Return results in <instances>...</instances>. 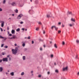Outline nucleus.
<instances>
[{"instance_id":"nucleus-5","label":"nucleus","mask_w":79,"mask_h":79,"mask_svg":"<svg viewBox=\"0 0 79 79\" xmlns=\"http://www.w3.org/2000/svg\"><path fill=\"white\" fill-rule=\"evenodd\" d=\"M68 70V66H66V67L64 68L63 70L64 71H67Z\"/></svg>"},{"instance_id":"nucleus-21","label":"nucleus","mask_w":79,"mask_h":79,"mask_svg":"<svg viewBox=\"0 0 79 79\" xmlns=\"http://www.w3.org/2000/svg\"><path fill=\"white\" fill-rule=\"evenodd\" d=\"M0 38L1 39H4V37L2 36V35H1L0 36Z\"/></svg>"},{"instance_id":"nucleus-39","label":"nucleus","mask_w":79,"mask_h":79,"mask_svg":"<svg viewBox=\"0 0 79 79\" xmlns=\"http://www.w3.org/2000/svg\"><path fill=\"white\" fill-rule=\"evenodd\" d=\"M43 50V49H42V48H40V50H41V51H42Z\"/></svg>"},{"instance_id":"nucleus-17","label":"nucleus","mask_w":79,"mask_h":79,"mask_svg":"<svg viewBox=\"0 0 79 79\" xmlns=\"http://www.w3.org/2000/svg\"><path fill=\"white\" fill-rule=\"evenodd\" d=\"M12 38L13 39H15L16 38V35H12Z\"/></svg>"},{"instance_id":"nucleus-42","label":"nucleus","mask_w":79,"mask_h":79,"mask_svg":"<svg viewBox=\"0 0 79 79\" xmlns=\"http://www.w3.org/2000/svg\"><path fill=\"white\" fill-rule=\"evenodd\" d=\"M27 50V48H25L24 49V50L25 51H26V50Z\"/></svg>"},{"instance_id":"nucleus-25","label":"nucleus","mask_w":79,"mask_h":79,"mask_svg":"<svg viewBox=\"0 0 79 79\" xmlns=\"http://www.w3.org/2000/svg\"><path fill=\"white\" fill-rule=\"evenodd\" d=\"M4 45V44H2L1 45V47H3Z\"/></svg>"},{"instance_id":"nucleus-63","label":"nucleus","mask_w":79,"mask_h":79,"mask_svg":"<svg viewBox=\"0 0 79 79\" xmlns=\"http://www.w3.org/2000/svg\"><path fill=\"white\" fill-rule=\"evenodd\" d=\"M40 41H43V40H42L40 39Z\"/></svg>"},{"instance_id":"nucleus-48","label":"nucleus","mask_w":79,"mask_h":79,"mask_svg":"<svg viewBox=\"0 0 79 79\" xmlns=\"http://www.w3.org/2000/svg\"><path fill=\"white\" fill-rule=\"evenodd\" d=\"M2 55H4V52H2Z\"/></svg>"},{"instance_id":"nucleus-64","label":"nucleus","mask_w":79,"mask_h":79,"mask_svg":"<svg viewBox=\"0 0 79 79\" xmlns=\"http://www.w3.org/2000/svg\"><path fill=\"white\" fill-rule=\"evenodd\" d=\"M44 47H45V45H44Z\"/></svg>"},{"instance_id":"nucleus-52","label":"nucleus","mask_w":79,"mask_h":79,"mask_svg":"<svg viewBox=\"0 0 79 79\" xmlns=\"http://www.w3.org/2000/svg\"><path fill=\"white\" fill-rule=\"evenodd\" d=\"M58 24H59V25H60V24H61V22H59L58 23Z\"/></svg>"},{"instance_id":"nucleus-35","label":"nucleus","mask_w":79,"mask_h":79,"mask_svg":"<svg viewBox=\"0 0 79 79\" xmlns=\"http://www.w3.org/2000/svg\"><path fill=\"white\" fill-rule=\"evenodd\" d=\"M51 58H53V54H52L51 56Z\"/></svg>"},{"instance_id":"nucleus-9","label":"nucleus","mask_w":79,"mask_h":79,"mask_svg":"<svg viewBox=\"0 0 79 79\" xmlns=\"http://www.w3.org/2000/svg\"><path fill=\"white\" fill-rule=\"evenodd\" d=\"M22 59H23V60L24 61L25 60H26V56H23L22 57Z\"/></svg>"},{"instance_id":"nucleus-36","label":"nucleus","mask_w":79,"mask_h":79,"mask_svg":"<svg viewBox=\"0 0 79 79\" xmlns=\"http://www.w3.org/2000/svg\"><path fill=\"white\" fill-rule=\"evenodd\" d=\"M9 36H12V34H9Z\"/></svg>"},{"instance_id":"nucleus-20","label":"nucleus","mask_w":79,"mask_h":79,"mask_svg":"<svg viewBox=\"0 0 79 79\" xmlns=\"http://www.w3.org/2000/svg\"><path fill=\"white\" fill-rule=\"evenodd\" d=\"M5 3H6V1L5 0H3V4H5Z\"/></svg>"},{"instance_id":"nucleus-59","label":"nucleus","mask_w":79,"mask_h":79,"mask_svg":"<svg viewBox=\"0 0 79 79\" xmlns=\"http://www.w3.org/2000/svg\"><path fill=\"white\" fill-rule=\"evenodd\" d=\"M7 30H8H8H9V27H7Z\"/></svg>"},{"instance_id":"nucleus-26","label":"nucleus","mask_w":79,"mask_h":79,"mask_svg":"<svg viewBox=\"0 0 79 79\" xmlns=\"http://www.w3.org/2000/svg\"><path fill=\"white\" fill-rule=\"evenodd\" d=\"M65 44V43H64V42L63 41L62 42V45H64Z\"/></svg>"},{"instance_id":"nucleus-55","label":"nucleus","mask_w":79,"mask_h":79,"mask_svg":"<svg viewBox=\"0 0 79 79\" xmlns=\"http://www.w3.org/2000/svg\"><path fill=\"white\" fill-rule=\"evenodd\" d=\"M13 39V37H11V38H10V40H11V39Z\"/></svg>"},{"instance_id":"nucleus-49","label":"nucleus","mask_w":79,"mask_h":79,"mask_svg":"<svg viewBox=\"0 0 79 79\" xmlns=\"http://www.w3.org/2000/svg\"><path fill=\"white\" fill-rule=\"evenodd\" d=\"M31 74H32V73H33V71H31Z\"/></svg>"},{"instance_id":"nucleus-23","label":"nucleus","mask_w":79,"mask_h":79,"mask_svg":"<svg viewBox=\"0 0 79 79\" xmlns=\"http://www.w3.org/2000/svg\"><path fill=\"white\" fill-rule=\"evenodd\" d=\"M22 46L23 47L25 46V43H23L22 44Z\"/></svg>"},{"instance_id":"nucleus-6","label":"nucleus","mask_w":79,"mask_h":79,"mask_svg":"<svg viewBox=\"0 0 79 79\" xmlns=\"http://www.w3.org/2000/svg\"><path fill=\"white\" fill-rule=\"evenodd\" d=\"M53 27H54V28H55V30H56V31H57V30H58V27H56L55 26H52V27H51L52 29L53 28Z\"/></svg>"},{"instance_id":"nucleus-14","label":"nucleus","mask_w":79,"mask_h":79,"mask_svg":"<svg viewBox=\"0 0 79 79\" xmlns=\"http://www.w3.org/2000/svg\"><path fill=\"white\" fill-rule=\"evenodd\" d=\"M71 14L72 15V13L71 12H69V11H68L67 15H71Z\"/></svg>"},{"instance_id":"nucleus-13","label":"nucleus","mask_w":79,"mask_h":79,"mask_svg":"<svg viewBox=\"0 0 79 79\" xmlns=\"http://www.w3.org/2000/svg\"><path fill=\"white\" fill-rule=\"evenodd\" d=\"M3 71V68L2 67H0V71L2 72Z\"/></svg>"},{"instance_id":"nucleus-22","label":"nucleus","mask_w":79,"mask_h":79,"mask_svg":"<svg viewBox=\"0 0 79 79\" xmlns=\"http://www.w3.org/2000/svg\"><path fill=\"white\" fill-rule=\"evenodd\" d=\"M16 10H15V11L16 13H17L18 12V10L17 9H16Z\"/></svg>"},{"instance_id":"nucleus-51","label":"nucleus","mask_w":79,"mask_h":79,"mask_svg":"<svg viewBox=\"0 0 79 79\" xmlns=\"http://www.w3.org/2000/svg\"><path fill=\"white\" fill-rule=\"evenodd\" d=\"M38 28H36V31H38Z\"/></svg>"},{"instance_id":"nucleus-1","label":"nucleus","mask_w":79,"mask_h":79,"mask_svg":"<svg viewBox=\"0 0 79 79\" xmlns=\"http://www.w3.org/2000/svg\"><path fill=\"white\" fill-rule=\"evenodd\" d=\"M18 48L16 47L15 49H12V52L13 54L14 55H16V53H17L18 52Z\"/></svg>"},{"instance_id":"nucleus-37","label":"nucleus","mask_w":79,"mask_h":79,"mask_svg":"<svg viewBox=\"0 0 79 79\" xmlns=\"http://www.w3.org/2000/svg\"><path fill=\"white\" fill-rule=\"evenodd\" d=\"M27 39H31L30 36H29L28 38H27Z\"/></svg>"},{"instance_id":"nucleus-16","label":"nucleus","mask_w":79,"mask_h":79,"mask_svg":"<svg viewBox=\"0 0 79 79\" xmlns=\"http://www.w3.org/2000/svg\"><path fill=\"white\" fill-rule=\"evenodd\" d=\"M76 42L77 44H79V40H77L76 41Z\"/></svg>"},{"instance_id":"nucleus-31","label":"nucleus","mask_w":79,"mask_h":79,"mask_svg":"<svg viewBox=\"0 0 79 79\" xmlns=\"http://www.w3.org/2000/svg\"><path fill=\"white\" fill-rule=\"evenodd\" d=\"M5 48H8V46H5Z\"/></svg>"},{"instance_id":"nucleus-15","label":"nucleus","mask_w":79,"mask_h":79,"mask_svg":"<svg viewBox=\"0 0 79 79\" xmlns=\"http://www.w3.org/2000/svg\"><path fill=\"white\" fill-rule=\"evenodd\" d=\"M54 47H55V48H57V45H56V44H54Z\"/></svg>"},{"instance_id":"nucleus-54","label":"nucleus","mask_w":79,"mask_h":79,"mask_svg":"<svg viewBox=\"0 0 79 79\" xmlns=\"http://www.w3.org/2000/svg\"><path fill=\"white\" fill-rule=\"evenodd\" d=\"M77 74L78 76H79V72H78V73H77Z\"/></svg>"},{"instance_id":"nucleus-32","label":"nucleus","mask_w":79,"mask_h":79,"mask_svg":"<svg viewBox=\"0 0 79 79\" xmlns=\"http://www.w3.org/2000/svg\"><path fill=\"white\" fill-rule=\"evenodd\" d=\"M20 23L21 24H23V23H24V22H20Z\"/></svg>"},{"instance_id":"nucleus-34","label":"nucleus","mask_w":79,"mask_h":79,"mask_svg":"<svg viewBox=\"0 0 79 79\" xmlns=\"http://www.w3.org/2000/svg\"><path fill=\"white\" fill-rule=\"evenodd\" d=\"M10 55H8L7 56V58H10Z\"/></svg>"},{"instance_id":"nucleus-28","label":"nucleus","mask_w":79,"mask_h":79,"mask_svg":"<svg viewBox=\"0 0 79 79\" xmlns=\"http://www.w3.org/2000/svg\"><path fill=\"white\" fill-rule=\"evenodd\" d=\"M11 58L10 57H9V60L11 61Z\"/></svg>"},{"instance_id":"nucleus-27","label":"nucleus","mask_w":79,"mask_h":79,"mask_svg":"<svg viewBox=\"0 0 79 79\" xmlns=\"http://www.w3.org/2000/svg\"><path fill=\"white\" fill-rule=\"evenodd\" d=\"M58 33L59 34H60V33H61V31L59 30L58 31Z\"/></svg>"},{"instance_id":"nucleus-30","label":"nucleus","mask_w":79,"mask_h":79,"mask_svg":"<svg viewBox=\"0 0 79 79\" xmlns=\"http://www.w3.org/2000/svg\"><path fill=\"white\" fill-rule=\"evenodd\" d=\"M31 42H32L31 44H34V41H32Z\"/></svg>"},{"instance_id":"nucleus-10","label":"nucleus","mask_w":79,"mask_h":79,"mask_svg":"<svg viewBox=\"0 0 79 79\" xmlns=\"http://www.w3.org/2000/svg\"><path fill=\"white\" fill-rule=\"evenodd\" d=\"M71 21H73V22H75V19H73V18H72L71 19Z\"/></svg>"},{"instance_id":"nucleus-29","label":"nucleus","mask_w":79,"mask_h":79,"mask_svg":"<svg viewBox=\"0 0 79 79\" xmlns=\"http://www.w3.org/2000/svg\"><path fill=\"white\" fill-rule=\"evenodd\" d=\"M55 72H56V73H58V70H56Z\"/></svg>"},{"instance_id":"nucleus-18","label":"nucleus","mask_w":79,"mask_h":79,"mask_svg":"<svg viewBox=\"0 0 79 79\" xmlns=\"http://www.w3.org/2000/svg\"><path fill=\"white\" fill-rule=\"evenodd\" d=\"M16 31L17 32H19L20 31V28H18L16 30Z\"/></svg>"},{"instance_id":"nucleus-61","label":"nucleus","mask_w":79,"mask_h":79,"mask_svg":"<svg viewBox=\"0 0 79 79\" xmlns=\"http://www.w3.org/2000/svg\"><path fill=\"white\" fill-rule=\"evenodd\" d=\"M31 11V10H29V11H28L29 13V12H30V11Z\"/></svg>"},{"instance_id":"nucleus-60","label":"nucleus","mask_w":79,"mask_h":79,"mask_svg":"<svg viewBox=\"0 0 79 79\" xmlns=\"http://www.w3.org/2000/svg\"><path fill=\"white\" fill-rule=\"evenodd\" d=\"M23 6V5H21L20 7H22V6Z\"/></svg>"},{"instance_id":"nucleus-11","label":"nucleus","mask_w":79,"mask_h":79,"mask_svg":"<svg viewBox=\"0 0 79 79\" xmlns=\"http://www.w3.org/2000/svg\"><path fill=\"white\" fill-rule=\"evenodd\" d=\"M10 75H11V76H14V72H12V73H10Z\"/></svg>"},{"instance_id":"nucleus-12","label":"nucleus","mask_w":79,"mask_h":79,"mask_svg":"<svg viewBox=\"0 0 79 79\" xmlns=\"http://www.w3.org/2000/svg\"><path fill=\"white\" fill-rule=\"evenodd\" d=\"M15 30H12L11 31L12 34H15Z\"/></svg>"},{"instance_id":"nucleus-62","label":"nucleus","mask_w":79,"mask_h":79,"mask_svg":"<svg viewBox=\"0 0 79 79\" xmlns=\"http://www.w3.org/2000/svg\"><path fill=\"white\" fill-rule=\"evenodd\" d=\"M17 47H18V48H19V45H17Z\"/></svg>"},{"instance_id":"nucleus-46","label":"nucleus","mask_w":79,"mask_h":79,"mask_svg":"<svg viewBox=\"0 0 79 79\" xmlns=\"http://www.w3.org/2000/svg\"><path fill=\"white\" fill-rule=\"evenodd\" d=\"M22 31H24V28H22Z\"/></svg>"},{"instance_id":"nucleus-33","label":"nucleus","mask_w":79,"mask_h":79,"mask_svg":"<svg viewBox=\"0 0 79 79\" xmlns=\"http://www.w3.org/2000/svg\"><path fill=\"white\" fill-rule=\"evenodd\" d=\"M77 58H78V56H76L75 57V59H77Z\"/></svg>"},{"instance_id":"nucleus-2","label":"nucleus","mask_w":79,"mask_h":79,"mask_svg":"<svg viewBox=\"0 0 79 79\" xmlns=\"http://www.w3.org/2000/svg\"><path fill=\"white\" fill-rule=\"evenodd\" d=\"M10 4L11 5H12V6H16V5H17L16 3V2H12Z\"/></svg>"},{"instance_id":"nucleus-56","label":"nucleus","mask_w":79,"mask_h":79,"mask_svg":"<svg viewBox=\"0 0 79 79\" xmlns=\"http://www.w3.org/2000/svg\"><path fill=\"white\" fill-rule=\"evenodd\" d=\"M54 65H56V62H54Z\"/></svg>"},{"instance_id":"nucleus-40","label":"nucleus","mask_w":79,"mask_h":79,"mask_svg":"<svg viewBox=\"0 0 79 79\" xmlns=\"http://www.w3.org/2000/svg\"><path fill=\"white\" fill-rule=\"evenodd\" d=\"M50 74V72H48V75H49V74Z\"/></svg>"},{"instance_id":"nucleus-8","label":"nucleus","mask_w":79,"mask_h":79,"mask_svg":"<svg viewBox=\"0 0 79 79\" xmlns=\"http://www.w3.org/2000/svg\"><path fill=\"white\" fill-rule=\"evenodd\" d=\"M51 16H52V15L51 13H50V14H48L47 15V18H49L50 17H51Z\"/></svg>"},{"instance_id":"nucleus-43","label":"nucleus","mask_w":79,"mask_h":79,"mask_svg":"<svg viewBox=\"0 0 79 79\" xmlns=\"http://www.w3.org/2000/svg\"><path fill=\"white\" fill-rule=\"evenodd\" d=\"M2 11V9L1 8H0V11Z\"/></svg>"},{"instance_id":"nucleus-3","label":"nucleus","mask_w":79,"mask_h":79,"mask_svg":"<svg viewBox=\"0 0 79 79\" xmlns=\"http://www.w3.org/2000/svg\"><path fill=\"white\" fill-rule=\"evenodd\" d=\"M22 16H23V14H20L19 15H18L17 18L18 19H20L21 18V17H22Z\"/></svg>"},{"instance_id":"nucleus-44","label":"nucleus","mask_w":79,"mask_h":79,"mask_svg":"<svg viewBox=\"0 0 79 79\" xmlns=\"http://www.w3.org/2000/svg\"><path fill=\"white\" fill-rule=\"evenodd\" d=\"M43 31V34H45V31L44 30Z\"/></svg>"},{"instance_id":"nucleus-53","label":"nucleus","mask_w":79,"mask_h":79,"mask_svg":"<svg viewBox=\"0 0 79 79\" xmlns=\"http://www.w3.org/2000/svg\"><path fill=\"white\" fill-rule=\"evenodd\" d=\"M62 27H64V25L63 24H62Z\"/></svg>"},{"instance_id":"nucleus-38","label":"nucleus","mask_w":79,"mask_h":79,"mask_svg":"<svg viewBox=\"0 0 79 79\" xmlns=\"http://www.w3.org/2000/svg\"><path fill=\"white\" fill-rule=\"evenodd\" d=\"M69 26L70 27H72V26H73V25L71 24H69Z\"/></svg>"},{"instance_id":"nucleus-47","label":"nucleus","mask_w":79,"mask_h":79,"mask_svg":"<svg viewBox=\"0 0 79 79\" xmlns=\"http://www.w3.org/2000/svg\"><path fill=\"white\" fill-rule=\"evenodd\" d=\"M15 46H17V44H15Z\"/></svg>"},{"instance_id":"nucleus-24","label":"nucleus","mask_w":79,"mask_h":79,"mask_svg":"<svg viewBox=\"0 0 79 79\" xmlns=\"http://www.w3.org/2000/svg\"><path fill=\"white\" fill-rule=\"evenodd\" d=\"M40 25L42 27V29H43V27H42V25L41 22H40Z\"/></svg>"},{"instance_id":"nucleus-50","label":"nucleus","mask_w":79,"mask_h":79,"mask_svg":"<svg viewBox=\"0 0 79 79\" xmlns=\"http://www.w3.org/2000/svg\"><path fill=\"white\" fill-rule=\"evenodd\" d=\"M37 3H38V1H36V4H37Z\"/></svg>"},{"instance_id":"nucleus-7","label":"nucleus","mask_w":79,"mask_h":79,"mask_svg":"<svg viewBox=\"0 0 79 79\" xmlns=\"http://www.w3.org/2000/svg\"><path fill=\"white\" fill-rule=\"evenodd\" d=\"M1 27H3L4 26V23H5L4 22V21H2L1 22Z\"/></svg>"},{"instance_id":"nucleus-4","label":"nucleus","mask_w":79,"mask_h":79,"mask_svg":"<svg viewBox=\"0 0 79 79\" xmlns=\"http://www.w3.org/2000/svg\"><path fill=\"white\" fill-rule=\"evenodd\" d=\"M3 61H6V62H8V58L6 57L5 58H3L2 59Z\"/></svg>"},{"instance_id":"nucleus-19","label":"nucleus","mask_w":79,"mask_h":79,"mask_svg":"<svg viewBox=\"0 0 79 79\" xmlns=\"http://www.w3.org/2000/svg\"><path fill=\"white\" fill-rule=\"evenodd\" d=\"M24 74V72H22L21 74V76H23Z\"/></svg>"},{"instance_id":"nucleus-58","label":"nucleus","mask_w":79,"mask_h":79,"mask_svg":"<svg viewBox=\"0 0 79 79\" xmlns=\"http://www.w3.org/2000/svg\"><path fill=\"white\" fill-rule=\"evenodd\" d=\"M6 38H5L4 39V40H6Z\"/></svg>"},{"instance_id":"nucleus-57","label":"nucleus","mask_w":79,"mask_h":79,"mask_svg":"<svg viewBox=\"0 0 79 79\" xmlns=\"http://www.w3.org/2000/svg\"><path fill=\"white\" fill-rule=\"evenodd\" d=\"M31 76H34V74L33 73H32L31 74Z\"/></svg>"},{"instance_id":"nucleus-45","label":"nucleus","mask_w":79,"mask_h":79,"mask_svg":"<svg viewBox=\"0 0 79 79\" xmlns=\"http://www.w3.org/2000/svg\"><path fill=\"white\" fill-rule=\"evenodd\" d=\"M2 60H0V63H2Z\"/></svg>"},{"instance_id":"nucleus-41","label":"nucleus","mask_w":79,"mask_h":79,"mask_svg":"<svg viewBox=\"0 0 79 79\" xmlns=\"http://www.w3.org/2000/svg\"><path fill=\"white\" fill-rule=\"evenodd\" d=\"M0 30H1V32L3 31V29H2V28H1Z\"/></svg>"}]
</instances>
